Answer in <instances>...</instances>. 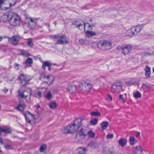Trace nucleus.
Wrapping results in <instances>:
<instances>
[{"instance_id":"nucleus-64","label":"nucleus","mask_w":154,"mask_h":154,"mask_svg":"<svg viewBox=\"0 0 154 154\" xmlns=\"http://www.w3.org/2000/svg\"><path fill=\"white\" fill-rule=\"evenodd\" d=\"M153 73H154V67L153 68Z\"/></svg>"},{"instance_id":"nucleus-52","label":"nucleus","mask_w":154,"mask_h":154,"mask_svg":"<svg viewBox=\"0 0 154 154\" xmlns=\"http://www.w3.org/2000/svg\"><path fill=\"white\" fill-rule=\"evenodd\" d=\"M91 25L92 26L94 27L96 25V23L94 22V23H91Z\"/></svg>"},{"instance_id":"nucleus-3","label":"nucleus","mask_w":154,"mask_h":154,"mask_svg":"<svg viewBox=\"0 0 154 154\" xmlns=\"http://www.w3.org/2000/svg\"><path fill=\"white\" fill-rule=\"evenodd\" d=\"M79 88L85 94L89 93L92 88V85L90 83L83 82L79 84Z\"/></svg>"},{"instance_id":"nucleus-51","label":"nucleus","mask_w":154,"mask_h":154,"mask_svg":"<svg viewBox=\"0 0 154 154\" xmlns=\"http://www.w3.org/2000/svg\"><path fill=\"white\" fill-rule=\"evenodd\" d=\"M140 133L139 132H138L136 133L135 136L137 137L138 138L140 137Z\"/></svg>"},{"instance_id":"nucleus-53","label":"nucleus","mask_w":154,"mask_h":154,"mask_svg":"<svg viewBox=\"0 0 154 154\" xmlns=\"http://www.w3.org/2000/svg\"><path fill=\"white\" fill-rule=\"evenodd\" d=\"M151 54L149 53H145V55L146 56H149Z\"/></svg>"},{"instance_id":"nucleus-47","label":"nucleus","mask_w":154,"mask_h":154,"mask_svg":"<svg viewBox=\"0 0 154 154\" xmlns=\"http://www.w3.org/2000/svg\"><path fill=\"white\" fill-rule=\"evenodd\" d=\"M5 0H0V8L2 10H3V9L2 8V6L3 5Z\"/></svg>"},{"instance_id":"nucleus-48","label":"nucleus","mask_w":154,"mask_h":154,"mask_svg":"<svg viewBox=\"0 0 154 154\" xmlns=\"http://www.w3.org/2000/svg\"><path fill=\"white\" fill-rule=\"evenodd\" d=\"M145 72H151L150 68L149 66H147L146 67Z\"/></svg>"},{"instance_id":"nucleus-62","label":"nucleus","mask_w":154,"mask_h":154,"mask_svg":"<svg viewBox=\"0 0 154 154\" xmlns=\"http://www.w3.org/2000/svg\"><path fill=\"white\" fill-rule=\"evenodd\" d=\"M110 154H112V153H113V152H110Z\"/></svg>"},{"instance_id":"nucleus-6","label":"nucleus","mask_w":154,"mask_h":154,"mask_svg":"<svg viewBox=\"0 0 154 154\" xmlns=\"http://www.w3.org/2000/svg\"><path fill=\"white\" fill-rule=\"evenodd\" d=\"M98 45L103 50H109L112 48V43L106 40H104L99 42Z\"/></svg>"},{"instance_id":"nucleus-10","label":"nucleus","mask_w":154,"mask_h":154,"mask_svg":"<svg viewBox=\"0 0 154 154\" xmlns=\"http://www.w3.org/2000/svg\"><path fill=\"white\" fill-rule=\"evenodd\" d=\"M20 83L22 86L26 85L30 80L29 77L23 74H21L19 78Z\"/></svg>"},{"instance_id":"nucleus-8","label":"nucleus","mask_w":154,"mask_h":154,"mask_svg":"<svg viewBox=\"0 0 154 154\" xmlns=\"http://www.w3.org/2000/svg\"><path fill=\"white\" fill-rule=\"evenodd\" d=\"M8 38L9 42L15 46L18 44L21 38L18 35H15L11 37H8Z\"/></svg>"},{"instance_id":"nucleus-22","label":"nucleus","mask_w":154,"mask_h":154,"mask_svg":"<svg viewBox=\"0 0 154 154\" xmlns=\"http://www.w3.org/2000/svg\"><path fill=\"white\" fill-rule=\"evenodd\" d=\"M119 143L121 146H123L126 144L127 140L125 139L122 138L119 140Z\"/></svg>"},{"instance_id":"nucleus-43","label":"nucleus","mask_w":154,"mask_h":154,"mask_svg":"<svg viewBox=\"0 0 154 154\" xmlns=\"http://www.w3.org/2000/svg\"><path fill=\"white\" fill-rule=\"evenodd\" d=\"M14 68L15 69L17 70H18L19 69V65L17 63H15L14 65Z\"/></svg>"},{"instance_id":"nucleus-12","label":"nucleus","mask_w":154,"mask_h":154,"mask_svg":"<svg viewBox=\"0 0 154 154\" xmlns=\"http://www.w3.org/2000/svg\"><path fill=\"white\" fill-rule=\"evenodd\" d=\"M26 22H28V26L30 29L35 28L36 25L35 20L32 18H27L26 19Z\"/></svg>"},{"instance_id":"nucleus-4","label":"nucleus","mask_w":154,"mask_h":154,"mask_svg":"<svg viewBox=\"0 0 154 154\" xmlns=\"http://www.w3.org/2000/svg\"><path fill=\"white\" fill-rule=\"evenodd\" d=\"M18 92L20 97L25 98L28 101L30 100L31 94V90L30 89H28L23 91L19 90Z\"/></svg>"},{"instance_id":"nucleus-42","label":"nucleus","mask_w":154,"mask_h":154,"mask_svg":"<svg viewBox=\"0 0 154 154\" xmlns=\"http://www.w3.org/2000/svg\"><path fill=\"white\" fill-rule=\"evenodd\" d=\"M106 137L107 139H111L114 137V134H108Z\"/></svg>"},{"instance_id":"nucleus-37","label":"nucleus","mask_w":154,"mask_h":154,"mask_svg":"<svg viewBox=\"0 0 154 154\" xmlns=\"http://www.w3.org/2000/svg\"><path fill=\"white\" fill-rule=\"evenodd\" d=\"M88 134L90 137L93 138L94 137L95 134L94 132H93L92 131L90 130L88 131Z\"/></svg>"},{"instance_id":"nucleus-54","label":"nucleus","mask_w":154,"mask_h":154,"mask_svg":"<svg viewBox=\"0 0 154 154\" xmlns=\"http://www.w3.org/2000/svg\"><path fill=\"white\" fill-rule=\"evenodd\" d=\"M45 66L44 65V64L43 63L42 65V69L45 70Z\"/></svg>"},{"instance_id":"nucleus-34","label":"nucleus","mask_w":154,"mask_h":154,"mask_svg":"<svg viewBox=\"0 0 154 154\" xmlns=\"http://www.w3.org/2000/svg\"><path fill=\"white\" fill-rule=\"evenodd\" d=\"M45 97L48 100H50L52 97V94H51V92L49 91L47 93V94L45 95Z\"/></svg>"},{"instance_id":"nucleus-24","label":"nucleus","mask_w":154,"mask_h":154,"mask_svg":"<svg viewBox=\"0 0 154 154\" xmlns=\"http://www.w3.org/2000/svg\"><path fill=\"white\" fill-rule=\"evenodd\" d=\"M70 126H69V125L66 126L65 127H64L62 128V132L64 134H67L70 133V130L69 128Z\"/></svg>"},{"instance_id":"nucleus-32","label":"nucleus","mask_w":154,"mask_h":154,"mask_svg":"<svg viewBox=\"0 0 154 154\" xmlns=\"http://www.w3.org/2000/svg\"><path fill=\"white\" fill-rule=\"evenodd\" d=\"M3 132L5 133H10V131L8 129H4L0 128V135H1L2 133Z\"/></svg>"},{"instance_id":"nucleus-50","label":"nucleus","mask_w":154,"mask_h":154,"mask_svg":"<svg viewBox=\"0 0 154 154\" xmlns=\"http://www.w3.org/2000/svg\"><path fill=\"white\" fill-rule=\"evenodd\" d=\"M151 73V72H145V75L147 77H149L150 75V74Z\"/></svg>"},{"instance_id":"nucleus-49","label":"nucleus","mask_w":154,"mask_h":154,"mask_svg":"<svg viewBox=\"0 0 154 154\" xmlns=\"http://www.w3.org/2000/svg\"><path fill=\"white\" fill-rule=\"evenodd\" d=\"M45 25L46 26H47L48 28V29L50 31H51V30L50 29V25L49 23H45Z\"/></svg>"},{"instance_id":"nucleus-38","label":"nucleus","mask_w":154,"mask_h":154,"mask_svg":"<svg viewBox=\"0 0 154 154\" xmlns=\"http://www.w3.org/2000/svg\"><path fill=\"white\" fill-rule=\"evenodd\" d=\"M46 149V146L45 144H42L40 147V150L41 152H43Z\"/></svg>"},{"instance_id":"nucleus-60","label":"nucleus","mask_w":154,"mask_h":154,"mask_svg":"<svg viewBox=\"0 0 154 154\" xmlns=\"http://www.w3.org/2000/svg\"><path fill=\"white\" fill-rule=\"evenodd\" d=\"M2 37H0V41H1L2 40Z\"/></svg>"},{"instance_id":"nucleus-29","label":"nucleus","mask_w":154,"mask_h":154,"mask_svg":"<svg viewBox=\"0 0 154 154\" xmlns=\"http://www.w3.org/2000/svg\"><path fill=\"white\" fill-rule=\"evenodd\" d=\"M129 142L131 145H133L137 142L136 140L133 136H131L129 140Z\"/></svg>"},{"instance_id":"nucleus-31","label":"nucleus","mask_w":154,"mask_h":154,"mask_svg":"<svg viewBox=\"0 0 154 154\" xmlns=\"http://www.w3.org/2000/svg\"><path fill=\"white\" fill-rule=\"evenodd\" d=\"M141 96V93L138 91H137L133 93V96L135 98H140Z\"/></svg>"},{"instance_id":"nucleus-23","label":"nucleus","mask_w":154,"mask_h":154,"mask_svg":"<svg viewBox=\"0 0 154 154\" xmlns=\"http://www.w3.org/2000/svg\"><path fill=\"white\" fill-rule=\"evenodd\" d=\"M86 151L85 148L80 147L77 149V154H85Z\"/></svg>"},{"instance_id":"nucleus-56","label":"nucleus","mask_w":154,"mask_h":154,"mask_svg":"<svg viewBox=\"0 0 154 154\" xmlns=\"http://www.w3.org/2000/svg\"><path fill=\"white\" fill-rule=\"evenodd\" d=\"M34 106L35 107H36L37 109L39 108L40 107V106L38 105H35V106Z\"/></svg>"},{"instance_id":"nucleus-61","label":"nucleus","mask_w":154,"mask_h":154,"mask_svg":"<svg viewBox=\"0 0 154 154\" xmlns=\"http://www.w3.org/2000/svg\"><path fill=\"white\" fill-rule=\"evenodd\" d=\"M56 23H57L56 21H54V24L55 25H56Z\"/></svg>"},{"instance_id":"nucleus-46","label":"nucleus","mask_w":154,"mask_h":154,"mask_svg":"<svg viewBox=\"0 0 154 154\" xmlns=\"http://www.w3.org/2000/svg\"><path fill=\"white\" fill-rule=\"evenodd\" d=\"M42 94L40 91H38L36 95V97L39 98L41 97Z\"/></svg>"},{"instance_id":"nucleus-28","label":"nucleus","mask_w":154,"mask_h":154,"mask_svg":"<svg viewBox=\"0 0 154 154\" xmlns=\"http://www.w3.org/2000/svg\"><path fill=\"white\" fill-rule=\"evenodd\" d=\"M49 107L52 109L56 108L57 106V104L54 101L51 102L49 104Z\"/></svg>"},{"instance_id":"nucleus-35","label":"nucleus","mask_w":154,"mask_h":154,"mask_svg":"<svg viewBox=\"0 0 154 154\" xmlns=\"http://www.w3.org/2000/svg\"><path fill=\"white\" fill-rule=\"evenodd\" d=\"M43 63L45 66L48 67L49 66H51L52 65V63H51V62L49 61H45Z\"/></svg>"},{"instance_id":"nucleus-55","label":"nucleus","mask_w":154,"mask_h":154,"mask_svg":"<svg viewBox=\"0 0 154 154\" xmlns=\"http://www.w3.org/2000/svg\"><path fill=\"white\" fill-rule=\"evenodd\" d=\"M0 143L2 144L3 143V140L2 138H0Z\"/></svg>"},{"instance_id":"nucleus-58","label":"nucleus","mask_w":154,"mask_h":154,"mask_svg":"<svg viewBox=\"0 0 154 154\" xmlns=\"http://www.w3.org/2000/svg\"><path fill=\"white\" fill-rule=\"evenodd\" d=\"M8 91V89H5L4 90V91L5 92H7Z\"/></svg>"},{"instance_id":"nucleus-7","label":"nucleus","mask_w":154,"mask_h":154,"mask_svg":"<svg viewBox=\"0 0 154 154\" xmlns=\"http://www.w3.org/2000/svg\"><path fill=\"white\" fill-rule=\"evenodd\" d=\"M82 125V120L80 119H76L74 123L71 125H69L70 126L69 128L70 130V133L76 131L78 129L79 127Z\"/></svg>"},{"instance_id":"nucleus-16","label":"nucleus","mask_w":154,"mask_h":154,"mask_svg":"<svg viewBox=\"0 0 154 154\" xmlns=\"http://www.w3.org/2000/svg\"><path fill=\"white\" fill-rule=\"evenodd\" d=\"M142 29V27L140 26H137L132 27L131 29V30L133 35H135L140 32Z\"/></svg>"},{"instance_id":"nucleus-26","label":"nucleus","mask_w":154,"mask_h":154,"mask_svg":"<svg viewBox=\"0 0 154 154\" xmlns=\"http://www.w3.org/2000/svg\"><path fill=\"white\" fill-rule=\"evenodd\" d=\"M150 87L148 84H143L142 85L141 88L144 90V92H146L149 90Z\"/></svg>"},{"instance_id":"nucleus-19","label":"nucleus","mask_w":154,"mask_h":154,"mask_svg":"<svg viewBox=\"0 0 154 154\" xmlns=\"http://www.w3.org/2000/svg\"><path fill=\"white\" fill-rule=\"evenodd\" d=\"M26 106L25 104L23 102L20 101L17 106L15 107V108L19 111H23L26 108Z\"/></svg>"},{"instance_id":"nucleus-57","label":"nucleus","mask_w":154,"mask_h":154,"mask_svg":"<svg viewBox=\"0 0 154 154\" xmlns=\"http://www.w3.org/2000/svg\"><path fill=\"white\" fill-rule=\"evenodd\" d=\"M86 24H88L89 25V26H88V27L89 28H90V27H91L92 28L93 27V26H92L91 25H91H90L89 23H87Z\"/></svg>"},{"instance_id":"nucleus-45","label":"nucleus","mask_w":154,"mask_h":154,"mask_svg":"<svg viewBox=\"0 0 154 154\" xmlns=\"http://www.w3.org/2000/svg\"><path fill=\"white\" fill-rule=\"evenodd\" d=\"M119 98L121 99L123 103H124L125 102V100L124 99L123 95L122 94H121L119 95Z\"/></svg>"},{"instance_id":"nucleus-14","label":"nucleus","mask_w":154,"mask_h":154,"mask_svg":"<svg viewBox=\"0 0 154 154\" xmlns=\"http://www.w3.org/2000/svg\"><path fill=\"white\" fill-rule=\"evenodd\" d=\"M77 87L76 85L73 83H70L67 89V91L70 94H74L76 93Z\"/></svg>"},{"instance_id":"nucleus-15","label":"nucleus","mask_w":154,"mask_h":154,"mask_svg":"<svg viewBox=\"0 0 154 154\" xmlns=\"http://www.w3.org/2000/svg\"><path fill=\"white\" fill-rule=\"evenodd\" d=\"M86 137V134L84 130L82 128L77 134L76 138H79V140H81L85 138Z\"/></svg>"},{"instance_id":"nucleus-13","label":"nucleus","mask_w":154,"mask_h":154,"mask_svg":"<svg viewBox=\"0 0 154 154\" xmlns=\"http://www.w3.org/2000/svg\"><path fill=\"white\" fill-rule=\"evenodd\" d=\"M44 82L48 84H50L54 80V76L51 74L45 75L43 77Z\"/></svg>"},{"instance_id":"nucleus-18","label":"nucleus","mask_w":154,"mask_h":154,"mask_svg":"<svg viewBox=\"0 0 154 154\" xmlns=\"http://www.w3.org/2000/svg\"><path fill=\"white\" fill-rule=\"evenodd\" d=\"M11 14V12L3 15L1 17V21L3 22H8L9 23V17Z\"/></svg>"},{"instance_id":"nucleus-63","label":"nucleus","mask_w":154,"mask_h":154,"mask_svg":"<svg viewBox=\"0 0 154 154\" xmlns=\"http://www.w3.org/2000/svg\"><path fill=\"white\" fill-rule=\"evenodd\" d=\"M90 21L91 22H92V20L91 19H90Z\"/></svg>"},{"instance_id":"nucleus-9","label":"nucleus","mask_w":154,"mask_h":154,"mask_svg":"<svg viewBox=\"0 0 154 154\" xmlns=\"http://www.w3.org/2000/svg\"><path fill=\"white\" fill-rule=\"evenodd\" d=\"M122 89L121 83L120 82L116 83L111 86V91L114 93H118L120 92Z\"/></svg>"},{"instance_id":"nucleus-1","label":"nucleus","mask_w":154,"mask_h":154,"mask_svg":"<svg viewBox=\"0 0 154 154\" xmlns=\"http://www.w3.org/2000/svg\"><path fill=\"white\" fill-rule=\"evenodd\" d=\"M9 23L11 26H18L20 24V17L16 13L11 12L9 17Z\"/></svg>"},{"instance_id":"nucleus-36","label":"nucleus","mask_w":154,"mask_h":154,"mask_svg":"<svg viewBox=\"0 0 154 154\" xmlns=\"http://www.w3.org/2000/svg\"><path fill=\"white\" fill-rule=\"evenodd\" d=\"M21 54L23 56L26 57H28L31 55L30 54L25 51H22Z\"/></svg>"},{"instance_id":"nucleus-39","label":"nucleus","mask_w":154,"mask_h":154,"mask_svg":"<svg viewBox=\"0 0 154 154\" xmlns=\"http://www.w3.org/2000/svg\"><path fill=\"white\" fill-rule=\"evenodd\" d=\"M98 122L97 119H92L91 121V124L92 125H95L97 124Z\"/></svg>"},{"instance_id":"nucleus-40","label":"nucleus","mask_w":154,"mask_h":154,"mask_svg":"<svg viewBox=\"0 0 154 154\" xmlns=\"http://www.w3.org/2000/svg\"><path fill=\"white\" fill-rule=\"evenodd\" d=\"M95 143L93 142H90L88 144V146H90L91 148H95L94 145Z\"/></svg>"},{"instance_id":"nucleus-44","label":"nucleus","mask_w":154,"mask_h":154,"mask_svg":"<svg viewBox=\"0 0 154 154\" xmlns=\"http://www.w3.org/2000/svg\"><path fill=\"white\" fill-rule=\"evenodd\" d=\"M5 148L8 149H11V145L9 144H6L5 145Z\"/></svg>"},{"instance_id":"nucleus-27","label":"nucleus","mask_w":154,"mask_h":154,"mask_svg":"<svg viewBox=\"0 0 154 154\" xmlns=\"http://www.w3.org/2000/svg\"><path fill=\"white\" fill-rule=\"evenodd\" d=\"M28 41L27 43V45L30 48H32L33 45V39L32 38H28L27 39Z\"/></svg>"},{"instance_id":"nucleus-41","label":"nucleus","mask_w":154,"mask_h":154,"mask_svg":"<svg viewBox=\"0 0 154 154\" xmlns=\"http://www.w3.org/2000/svg\"><path fill=\"white\" fill-rule=\"evenodd\" d=\"M112 96L110 95L109 94H108L106 96V99L109 102L111 101L112 100Z\"/></svg>"},{"instance_id":"nucleus-2","label":"nucleus","mask_w":154,"mask_h":154,"mask_svg":"<svg viewBox=\"0 0 154 154\" xmlns=\"http://www.w3.org/2000/svg\"><path fill=\"white\" fill-rule=\"evenodd\" d=\"M49 37L50 38L53 39L54 41L55 39H57L55 43V45H63L68 43L67 38L64 35H61L60 34H57L54 35H50Z\"/></svg>"},{"instance_id":"nucleus-21","label":"nucleus","mask_w":154,"mask_h":154,"mask_svg":"<svg viewBox=\"0 0 154 154\" xmlns=\"http://www.w3.org/2000/svg\"><path fill=\"white\" fill-rule=\"evenodd\" d=\"M142 147L140 146H139L136 147L134 154H142Z\"/></svg>"},{"instance_id":"nucleus-30","label":"nucleus","mask_w":154,"mask_h":154,"mask_svg":"<svg viewBox=\"0 0 154 154\" xmlns=\"http://www.w3.org/2000/svg\"><path fill=\"white\" fill-rule=\"evenodd\" d=\"M32 63V59L30 58H28L25 62V63L29 66H31Z\"/></svg>"},{"instance_id":"nucleus-33","label":"nucleus","mask_w":154,"mask_h":154,"mask_svg":"<svg viewBox=\"0 0 154 154\" xmlns=\"http://www.w3.org/2000/svg\"><path fill=\"white\" fill-rule=\"evenodd\" d=\"M91 115L93 116H100V112H92L90 113Z\"/></svg>"},{"instance_id":"nucleus-59","label":"nucleus","mask_w":154,"mask_h":154,"mask_svg":"<svg viewBox=\"0 0 154 154\" xmlns=\"http://www.w3.org/2000/svg\"><path fill=\"white\" fill-rule=\"evenodd\" d=\"M48 67V70H49V71H51V66Z\"/></svg>"},{"instance_id":"nucleus-5","label":"nucleus","mask_w":154,"mask_h":154,"mask_svg":"<svg viewBox=\"0 0 154 154\" xmlns=\"http://www.w3.org/2000/svg\"><path fill=\"white\" fill-rule=\"evenodd\" d=\"M132 47L131 45L128 44L122 46H118L117 49L118 51L122 52L125 55L131 51Z\"/></svg>"},{"instance_id":"nucleus-25","label":"nucleus","mask_w":154,"mask_h":154,"mask_svg":"<svg viewBox=\"0 0 154 154\" xmlns=\"http://www.w3.org/2000/svg\"><path fill=\"white\" fill-rule=\"evenodd\" d=\"M109 125V122H103L101 124V127L102 129H106Z\"/></svg>"},{"instance_id":"nucleus-17","label":"nucleus","mask_w":154,"mask_h":154,"mask_svg":"<svg viewBox=\"0 0 154 154\" xmlns=\"http://www.w3.org/2000/svg\"><path fill=\"white\" fill-rule=\"evenodd\" d=\"M24 116L26 122L29 124H31V122L35 119L34 116L29 112H28L27 114H25Z\"/></svg>"},{"instance_id":"nucleus-11","label":"nucleus","mask_w":154,"mask_h":154,"mask_svg":"<svg viewBox=\"0 0 154 154\" xmlns=\"http://www.w3.org/2000/svg\"><path fill=\"white\" fill-rule=\"evenodd\" d=\"M72 24L74 27L78 28L81 30L83 29L85 30V23L82 21H74L72 22Z\"/></svg>"},{"instance_id":"nucleus-20","label":"nucleus","mask_w":154,"mask_h":154,"mask_svg":"<svg viewBox=\"0 0 154 154\" xmlns=\"http://www.w3.org/2000/svg\"><path fill=\"white\" fill-rule=\"evenodd\" d=\"M86 35L88 37L95 36L97 34L95 32L87 31L85 32Z\"/></svg>"}]
</instances>
